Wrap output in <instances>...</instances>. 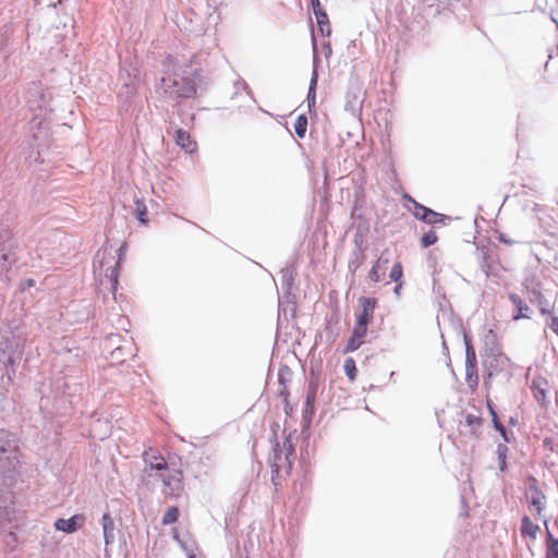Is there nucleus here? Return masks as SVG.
<instances>
[{
	"label": "nucleus",
	"mask_w": 558,
	"mask_h": 558,
	"mask_svg": "<svg viewBox=\"0 0 558 558\" xmlns=\"http://www.w3.org/2000/svg\"><path fill=\"white\" fill-rule=\"evenodd\" d=\"M180 511L177 507H169L162 517V524L168 525L178 521Z\"/></svg>",
	"instance_id": "obj_22"
},
{
	"label": "nucleus",
	"mask_w": 558,
	"mask_h": 558,
	"mask_svg": "<svg viewBox=\"0 0 558 558\" xmlns=\"http://www.w3.org/2000/svg\"><path fill=\"white\" fill-rule=\"evenodd\" d=\"M408 199L413 205V207L411 209L413 216L418 220H423L425 218V215H426L428 208L421 205L420 203H417L414 198H412L410 196L408 197Z\"/></svg>",
	"instance_id": "obj_21"
},
{
	"label": "nucleus",
	"mask_w": 558,
	"mask_h": 558,
	"mask_svg": "<svg viewBox=\"0 0 558 558\" xmlns=\"http://www.w3.org/2000/svg\"><path fill=\"white\" fill-rule=\"evenodd\" d=\"M135 216L141 223H147V207L141 199L135 201Z\"/></svg>",
	"instance_id": "obj_20"
},
{
	"label": "nucleus",
	"mask_w": 558,
	"mask_h": 558,
	"mask_svg": "<svg viewBox=\"0 0 558 558\" xmlns=\"http://www.w3.org/2000/svg\"><path fill=\"white\" fill-rule=\"evenodd\" d=\"M497 430L500 433V435L502 436V438H504L506 441H510V439H509V438H508V436H507V430H506V428H505V426H504V425L501 426V429H497Z\"/></svg>",
	"instance_id": "obj_36"
},
{
	"label": "nucleus",
	"mask_w": 558,
	"mask_h": 558,
	"mask_svg": "<svg viewBox=\"0 0 558 558\" xmlns=\"http://www.w3.org/2000/svg\"><path fill=\"white\" fill-rule=\"evenodd\" d=\"M159 478L162 483L161 493L165 498L178 499L184 492V474L182 462L172 468L168 473H160Z\"/></svg>",
	"instance_id": "obj_3"
},
{
	"label": "nucleus",
	"mask_w": 558,
	"mask_h": 558,
	"mask_svg": "<svg viewBox=\"0 0 558 558\" xmlns=\"http://www.w3.org/2000/svg\"><path fill=\"white\" fill-rule=\"evenodd\" d=\"M520 532L523 538H529L534 542L541 532V526L532 521L531 515L525 514L521 521Z\"/></svg>",
	"instance_id": "obj_12"
},
{
	"label": "nucleus",
	"mask_w": 558,
	"mask_h": 558,
	"mask_svg": "<svg viewBox=\"0 0 558 558\" xmlns=\"http://www.w3.org/2000/svg\"><path fill=\"white\" fill-rule=\"evenodd\" d=\"M279 395L283 398V403H284V413L288 415V416H291L293 414V405L290 403L289 401V389L288 387H283L281 388Z\"/></svg>",
	"instance_id": "obj_25"
},
{
	"label": "nucleus",
	"mask_w": 558,
	"mask_h": 558,
	"mask_svg": "<svg viewBox=\"0 0 558 558\" xmlns=\"http://www.w3.org/2000/svg\"><path fill=\"white\" fill-rule=\"evenodd\" d=\"M465 380L471 390L476 389L480 380L476 353L469 340H465Z\"/></svg>",
	"instance_id": "obj_6"
},
{
	"label": "nucleus",
	"mask_w": 558,
	"mask_h": 558,
	"mask_svg": "<svg viewBox=\"0 0 558 558\" xmlns=\"http://www.w3.org/2000/svg\"><path fill=\"white\" fill-rule=\"evenodd\" d=\"M162 82L167 88H173V93L178 97L191 98L196 95L195 81L189 76H178L174 74L173 77L162 78Z\"/></svg>",
	"instance_id": "obj_5"
},
{
	"label": "nucleus",
	"mask_w": 558,
	"mask_h": 558,
	"mask_svg": "<svg viewBox=\"0 0 558 558\" xmlns=\"http://www.w3.org/2000/svg\"><path fill=\"white\" fill-rule=\"evenodd\" d=\"M401 286H402V283H401V281H399L397 287L395 288V292L396 293H399V290H400Z\"/></svg>",
	"instance_id": "obj_39"
},
{
	"label": "nucleus",
	"mask_w": 558,
	"mask_h": 558,
	"mask_svg": "<svg viewBox=\"0 0 558 558\" xmlns=\"http://www.w3.org/2000/svg\"><path fill=\"white\" fill-rule=\"evenodd\" d=\"M295 460L293 435L289 434L281 445L277 444L270 458L271 481L276 487L290 476Z\"/></svg>",
	"instance_id": "obj_1"
},
{
	"label": "nucleus",
	"mask_w": 558,
	"mask_h": 558,
	"mask_svg": "<svg viewBox=\"0 0 558 558\" xmlns=\"http://www.w3.org/2000/svg\"><path fill=\"white\" fill-rule=\"evenodd\" d=\"M307 129V118L304 114H300L294 122V131L299 137H304Z\"/></svg>",
	"instance_id": "obj_23"
},
{
	"label": "nucleus",
	"mask_w": 558,
	"mask_h": 558,
	"mask_svg": "<svg viewBox=\"0 0 558 558\" xmlns=\"http://www.w3.org/2000/svg\"><path fill=\"white\" fill-rule=\"evenodd\" d=\"M498 240L505 244H508V245H511L514 243V241L510 240V239H507L506 235L504 233H500L498 235Z\"/></svg>",
	"instance_id": "obj_34"
},
{
	"label": "nucleus",
	"mask_w": 558,
	"mask_h": 558,
	"mask_svg": "<svg viewBox=\"0 0 558 558\" xmlns=\"http://www.w3.org/2000/svg\"><path fill=\"white\" fill-rule=\"evenodd\" d=\"M120 268H121V257H119L112 267H110L106 274V277L109 278L110 281V289L114 293L118 289L119 284V275H120Z\"/></svg>",
	"instance_id": "obj_16"
},
{
	"label": "nucleus",
	"mask_w": 558,
	"mask_h": 558,
	"mask_svg": "<svg viewBox=\"0 0 558 558\" xmlns=\"http://www.w3.org/2000/svg\"><path fill=\"white\" fill-rule=\"evenodd\" d=\"M544 525L547 530L545 558H558V538H555L548 530L547 520H544Z\"/></svg>",
	"instance_id": "obj_15"
},
{
	"label": "nucleus",
	"mask_w": 558,
	"mask_h": 558,
	"mask_svg": "<svg viewBox=\"0 0 558 558\" xmlns=\"http://www.w3.org/2000/svg\"><path fill=\"white\" fill-rule=\"evenodd\" d=\"M509 300L517 308V313L513 315L514 320H519L521 318H529V305L519 296L518 294L511 293L509 295Z\"/></svg>",
	"instance_id": "obj_13"
},
{
	"label": "nucleus",
	"mask_w": 558,
	"mask_h": 558,
	"mask_svg": "<svg viewBox=\"0 0 558 558\" xmlns=\"http://www.w3.org/2000/svg\"><path fill=\"white\" fill-rule=\"evenodd\" d=\"M101 524H102V530H104L105 544H106V546H108V545L112 544L113 539H114V534H113L114 521H113L112 517L110 515V513H108V512L104 513V515L101 518Z\"/></svg>",
	"instance_id": "obj_14"
},
{
	"label": "nucleus",
	"mask_w": 558,
	"mask_h": 558,
	"mask_svg": "<svg viewBox=\"0 0 558 558\" xmlns=\"http://www.w3.org/2000/svg\"><path fill=\"white\" fill-rule=\"evenodd\" d=\"M547 325L558 336V317L550 315L547 320Z\"/></svg>",
	"instance_id": "obj_31"
},
{
	"label": "nucleus",
	"mask_w": 558,
	"mask_h": 558,
	"mask_svg": "<svg viewBox=\"0 0 558 558\" xmlns=\"http://www.w3.org/2000/svg\"><path fill=\"white\" fill-rule=\"evenodd\" d=\"M279 383L281 384L282 388H283L284 386H286V387H288V386H287V383H286V378H284V376H283L282 372H280V373H279Z\"/></svg>",
	"instance_id": "obj_38"
},
{
	"label": "nucleus",
	"mask_w": 558,
	"mask_h": 558,
	"mask_svg": "<svg viewBox=\"0 0 558 558\" xmlns=\"http://www.w3.org/2000/svg\"><path fill=\"white\" fill-rule=\"evenodd\" d=\"M487 405H488V409H489V413L492 415V421H493L494 427L496 429H501L502 424L498 420V416L496 414V411L494 410V407L492 405L490 402H488Z\"/></svg>",
	"instance_id": "obj_30"
},
{
	"label": "nucleus",
	"mask_w": 558,
	"mask_h": 558,
	"mask_svg": "<svg viewBox=\"0 0 558 558\" xmlns=\"http://www.w3.org/2000/svg\"><path fill=\"white\" fill-rule=\"evenodd\" d=\"M497 430L500 433V435L502 436V438H504L506 441H510V439H509V438H508V436H507V430H506V428H505V426H504V425L501 426V429H497Z\"/></svg>",
	"instance_id": "obj_35"
},
{
	"label": "nucleus",
	"mask_w": 558,
	"mask_h": 558,
	"mask_svg": "<svg viewBox=\"0 0 558 558\" xmlns=\"http://www.w3.org/2000/svg\"><path fill=\"white\" fill-rule=\"evenodd\" d=\"M525 498L527 500V507L531 515L536 521H543V511L545 509L546 505V496L545 494L538 488L537 480L534 477H531L529 480V486L525 492Z\"/></svg>",
	"instance_id": "obj_4"
},
{
	"label": "nucleus",
	"mask_w": 558,
	"mask_h": 558,
	"mask_svg": "<svg viewBox=\"0 0 558 558\" xmlns=\"http://www.w3.org/2000/svg\"><path fill=\"white\" fill-rule=\"evenodd\" d=\"M465 424L470 428V433L475 434L481 428L483 420L477 415L468 414L465 416Z\"/></svg>",
	"instance_id": "obj_19"
},
{
	"label": "nucleus",
	"mask_w": 558,
	"mask_h": 558,
	"mask_svg": "<svg viewBox=\"0 0 558 558\" xmlns=\"http://www.w3.org/2000/svg\"><path fill=\"white\" fill-rule=\"evenodd\" d=\"M484 340L486 343H495L497 342V333L494 327H484Z\"/></svg>",
	"instance_id": "obj_29"
},
{
	"label": "nucleus",
	"mask_w": 558,
	"mask_h": 558,
	"mask_svg": "<svg viewBox=\"0 0 558 558\" xmlns=\"http://www.w3.org/2000/svg\"><path fill=\"white\" fill-rule=\"evenodd\" d=\"M311 4H312V9H313L314 15L318 14V12H324L325 11L323 9L319 0H311Z\"/></svg>",
	"instance_id": "obj_32"
},
{
	"label": "nucleus",
	"mask_w": 558,
	"mask_h": 558,
	"mask_svg": "<svg viewBox=\"0 0 558 558\" xmlns=\"http://www.w3.org/2000/svg\"><path fill=\"white\" fill-rule=\"evenodd\" d=\"M144 472L149 477L157 476L158 478L160 473H168L172 468H175L182 462L181 458L175 454H169L166 458L153 448L144 452Z\"/></svg>",
	"instance_id": "obj_2"
},
{
	"label": "nucleus",
	"mask_w": 558,
	"mask_h": 558,
	"mask_svg": "<svg viewBox=\"0 0 558 558\" xmlns=\"http://www.w3.org/2000/svg\"><path fill=\"white\" fill-rule=\"evenodd\" d=\"M359 303L361 305V312L356 315L355 324L368 328V325L374 319L377 300L375 298L361 296Z\"/></svg>",
	"instance_id": "obj_7"
},
{
	"label": "nucleus",
	"mask_w": 558,
	"mask_h": 558,
	"mask_svg": "<svg viewBox=\"0 0 558 558\" xmlns=\"http://www.w3.org/2000/svg\"><path fill=\"white\" fill-rule=\"evenodd\" d=\"M368 328L364 326H360L357 324L354 325L351 337L349 338L347 345L344 348V353L354 352L365 342V337L367 336Z\"/></svg>",
	"instance_id": "obj_9"
},
{
	"label": "nucleus",
	"mask_w": 558,
	"mask_h": 558,
	"mask_svg": "<svg viewBox=\"0 0 558 558\" xmlns=\"http://www.w3.org/2000/svg\"><path fill=\"white\" fill-rule=\"evenodd\" d=\"M508 448L505 445H499L497 447V453L499 459L500 470L504 471L506 469V458H507Z\"/></svg>",
	"instance_id": "obj_28"
},
{
	"label": "nucleus",
	"mask_w": 558,
	"mask_h": 558,
	"mask_svg": "<svg viewBox=\"0 0 558 558\" xmlns=\"http://www.w3.org/2000/svg\"><path fill=\"white\" fill-rule=\"evenodd\" d=\"M438 241V236L435 231L430 230L421 238V245L426 248Z\"/></svg>",
	"instance_id": "obj_26"
},
{
	"label": "nucleus",
	"mask_w": 558,
	"mask_h": 558,
	"mask_svg": "<svg viewBox=\"0 0 558 558\" xmlns=\"http://www.w3.org/2000/svg\"><path fill=\"white\" fill-rule=\"evenodd\" d=\"M389 262L390 251L389 248H385L369 270L368 277L373 282H379L384 280Z\"/></svg>",
	"instance_id": "obj_8"
},
{
	"label": "nucleus",
	"mask_w": 558,
	"mask_h": 558,
	"mask_svg": "<svg viewBox=\"0 0 558 558\" xmlns=\"http://www.w3.org/2000/svg\"><path fill=\"white\" fill-rule=\"evenodd\" d=\"M175 144L189 154H194L197 150V143L192 138L191 134L183 129L175 131Z\"/></svg>",
	"instance_id": "obj_11"
},
{
	"label": "nucleus",
	"mask_w": 558,
	"mask_h": 558,
	"mask_svg": "<svg viewBox=\"0 0 558 558\" xmlns=\"http://www.w3.org/2000/svg\"><path fill=\"white\" fill-rule=\"evenodd\" d=\"M403 276V267H402V264L400 262H397L393 264V266L391 267V270H390V274H389V277L392 281L395 282H399L401 280Z\"/></svg>",
	"instance_id": "obj_27"
},
{
	"label": "nucleus",
	"mask_w": 558,
	"mask_h": 558,
	"mask_svg": "<svg viewBox=\"0 0 558 558\" xmlns=\"http://www.w3.org/2000/svg\"><path fill=\"white\" fill-rule=\"evenodd\" d=\"M85 522V517L83 514H75L70 519H58L54 522V527L58 531H62L64 533H74L78 527H81Z\"/></svg>",
	"instance_id": "obj_10"
},
{
	"label": "nucleus",
	"mask_w": 558,
	"mask_h": 558,
	"mask_svg": "<svg viewBox=\"0 0 558 558\" xmlns=\"http://www.w3.org/2000/svg\"><path fill=\"white\" fill-rule=\"evenodd\" d=\"M343 369L350 381H354L356 379L357 368L355 365V361L352 357L345 359Z\"/></svg>",
	"instance_id": "obj_18"
},
{
	"label": "nucleus",
	"mask_w": 558,
	"mask_h": 558,
	"mask_svg": "<svg viewBox=\"0 0 558 558\" xmlns=\"http://www.w3.org/2000/svg\"><path fill=\"white\" fill-rule=\"evenodd\" d=\"M26 283H27L28 287H32V286H34V280L33 279H28L26 281Z\"/></svg>",
	"instance_id": "obj_40"
},
{
	"label": "nucleus",
	"mask_w": 558,
	"mask_h": 558,
	"mask_svg": "<svg viewBox=\"0 0 558 558\" xmlns=\"http://www.w3.org/2000/svg\"><path fill=\"white\" fill-rule=\"evenodd\" d=\"M445 218H446L445 215L436 213V211L432 210L430 208H428V210L425 215V218L422 221H424L428 225H436V223L444 222Z\"/></svg>",
	"instance_id": "obj_24"
},
{
	"label": "nucleus",
	"mask_w": 558,
	"mask_h": 558,
	"mask_svg": "<svg viewBox=\"0 0 558 558\" xmlns=\"http://www.w3.org/2000/svg\"><path fill=\"white\" fill-rule=\"evenodd\" d=\"M315 85H316V76H314L312 78V82H311V88H310V92H308V99L311 98V96H313V101H315Z\"/></svg>",
	"instance_id": "obj_33"
},
{
	"label": "nucleus",
	"mask_w": 558,
	"mask_h": 558,
	"mask_svg": "<svg viewBox=\"0 0 558 558\" xmlns=\"http://www.w3.org/2000/svg\"><path fill=\"white\" fill-rule=\"evenodd\" d=\"M497 430L500 433V435L502 436V438H504L506 441H510V439H509V438H508V436H507V430H506V428H505V426H504V425L501 426V429H497Z\"/></svg>",
	"instance_id": "obj_37"
},
{
	"label": "nucleus",
	"mask_w": 558,
	"mask_h": 558,
	"mask_svg": "<svg viewBox=\"0 0 558 558\" xmlns=\"http://www.w3.org/2000/svg\"><path fill=\"white\" fill-rule=\"evenodd\" d=\"M318 29L323 36H329L331 34V26L326 11L318 12L315 14Z\"/></svg>",
	"instance_id": "obj_17"
}]
</instances>
